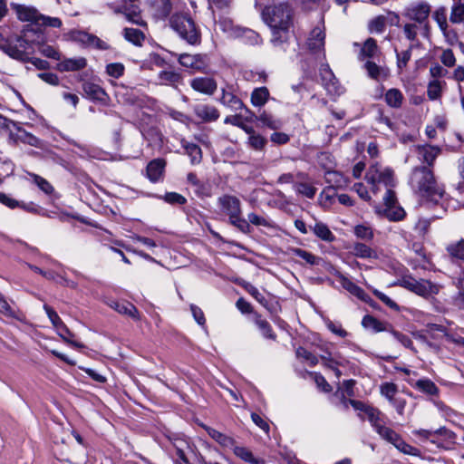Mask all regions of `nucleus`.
<instances>
[{
    "mask_svg": "<svg viewBox=\"0 0 464 464\" xmlns=\"http://www.w3.org/2000/svg\"><path fill=\"white\" fill-rule=\"evenodd\" d=\"M105 303L120 314L130 317L135 321H139L140 319V312L136 306L128 301L109 299Z\"/></svg>",
    "mask_w": 464,
    "mask_h": 464,
    "instance_id": "15",
    "label": "nucleus"
},
{
    "mask_svg": "<svg viewBox=\"0 0 464 464\" xmlns=\"http://www.w3.org/2000/svg\"><path fill=\"white\" fill-rule=\"evenodd\" d=\"M450 20L454 23H464V3H459L452 6Z\"/></svg>",
    "mask_w": 464,
    "mask_h": 464,
    "instance_id": "49",
    "label": "nucleus"
},
{
    "mask_svg": "<svg viewBox=\"0 0 464 464\" xmlns=\"http://www.w3.org/2000/svg\"><path fill=\"white\" fill-rule=\"evenodd\" d=\"M234 454L240 458L242 460L250 464H265L262 459L256 458L253 455L252 451L245 447L234 446Z\"/></svg>",
    "mask_w": 464,
    "mask_h": 464,
    "instance_id": "32",
    "label": "nucleus"
},
{
    "mask_svg": "<svg viewBox=\"0 0 464 464\" xmlns=\"http://www.w3.org/2000/svg\"><path fill=\"white\" fill-rule=\"evenodd\" d=\"M158 79L160 84L177 88L180 83L182 77L179 72L174 71H161L158 75Z\"/></svg>",
    "mask_w": 464,
    "mask_h": 464,
    "instance_id": "31",
    "label": "nucleus"
},
{
    "mask_svg": "<svg viewBox=\"0 0 464 464\" xmlns=\"http://www.w3.org/2000/svg\"><path fill=\"white\" fill-rule=\"evenodd\" d=\"M11 6L21 21L32 22L36 24L37 20H39L40 13L34 7L20 4H12Z\"/></svg>",
    "mask_w": 464,
    "mask_h": 464,
    "instance_id": "20",
    "label": "nucleus"
},
{
    "mask_svg": "<svg viewBox=\"0 0 464 464\" xmlns=\"http://www.w3.org/2000/svg\"><path fill=\"white\" fill-rule=\"evenodd\" d=\"M447 250L451 257L456 258L464 264V239L449 246Z\"/></svg>",
    "mask_w": 464,
    "mask_h": 464,
    "instance_id": "44",
    "label": "nucleus"
},
{
    "mask_svg": "<svg viewBox=\"0 0 464 464\" xmlns=\"http://www.w3.org/2000/svg\"><path fill=\"white\" fill-rule=\"evenodd\" d=\"M187 154L190 157L193 164L198 163L201 160V150L200 148L193 143H183Z\"/></svg>",
    "mask_w": 464,
    "mask_h": 464,
    "instance_id": "48",
    "label": "nucleus"
},
{
    "mask_svg": "<svg viewBox=\"0 0 464 464\" xmlns=\"http://www.w3.org/2000/svg\"><path fill=\"white\" fill-rule=\"evenodd\" d=\"M166 162L162 159L151 160L147 167L148 178L152 181H158L163 175Z\"/></svg>",
    "mask_w": 464,
    "mask_h": 464,
    "instance_id": "28",
    "label": "nucleus"
},
{
    "mask_svg": "<svg viewBox=\"0 0 464 464\" xmlns=\"http://www.w3.org/2000/svg\"><path fill=\"white\" fill-rule=\"evenodd\" d=\"M36 25L59 28L62 25V21L58 17H51L40 14Z\"/></svg>",
    "mask_w": 464,
    "mask_h": 464,
    "instance_id": "50",
    "label": "nucleus"
},
{
    "mask_svg": "<svg viewBox=\"0 0 464 464\" xmlns=\"http://www.w3.org/2000/svg\"><path fill=\"white\" fill-rule=\"evenodd\" d=\"M350 253L353 256L362 259H377L379 257L376 250L363 243L359 242H356L351 246Z\"/></svg>",
    "mask_w": 464,
    "mask_h": 464,
    "instance_id": "26",
    "label": "nucleus"
},
{
    "mask_svg": "<svg viewBox=\"0 0 464 464\" xmlns=\"http://www.w3.org/2000/svg\"><path fill=\"white\" fill-rule=\"evenodd\" d=\"M432 18L438 24L440 30H446V27H448L446 7L440 6L437 8L432 14Z\"/></svg>",
    "mask_w": 464,
    "mask_h": 464,
    "instance_id": "46",
    "label": "nucleus"
},
{
    "mask_svg": "<svg viewBox=\"0 0 464 464\" xmlns=\"http://www.w3.org/2000/svg\"><path fill=\"white\" fill-rule=\"evenodd\" d=\"M440 154V150L433 146H421L418 148L419 160L428 164V168L431 167L433 161Z\"/></svg>",
    "mask_w": 464,
    "mask_h": 464,
    "instance_id": "29",
    "label": "nucleus"
},
{
    "mask_svg": "<svg viewBox=\"0 0 464 464\" xmlns=\"http://www.w3.org/2000/svg\"><path fill=\"white\" fill-rule=\"evenodd\" d=\"M218 203L221 210L228 216V218L242 214L240 200L235 196L224 195L219 197Z\"/></svg>",
    "mask_w": 464,
    "mask_h": 464,
    "instance_id": "17",
    "label": "nucleus"
},
{
    "mask_svg": "<svg viewBox=\"0 0 464 464\" xmlns=\"http://www.w3.org/2000/svg\"><path fill=\"white\" fill-rule=\"evenodd\" d=\"M409 184L423 204L428 206L440 204L443 207L445 189L437 182L430 168H415L410 177Z\"/></svg>",
    "mask_w": 464,
    "mask_h": 464,
    "instance_id": "2",
    "label": "nucleus"
},
{
    "mask_svg": "<svg viewBox=\"0 0 464 464\" xmlns=\"http://www.w3.org/2000/svg\"><path fill=\"white\" fill-rule=\"evenodd\" d=\"M312 229L313 232L324 241L333 242L335 238L329 227L322 222H316Z\"/></svg>",
    "mask_w": 464,
    "mask_h": 464,
    "instance_id": "38",
    "label": "nucleus"
},
{
    "mask_svg": "<svg viewBox=\"0 0 464 464\" xmlns=\"http://www.w3.org/2000/svg\"><path fill=\"white\" fill-rule=\"evenodd\" d=\"M295 190L308 198H313L316 193V188L308 183H298L295 185Z\"/></svg>",
    "mask_w": 464,
    "mask_h": 464,
    "instance_id": "55",
    "label": "nucleus"
},
{
    "mask_svg": "<svg viewBox=\"0 0 464 464\" xmlns=\"http://www.w3.org/2000/svg\"><path fill=\"white\" fill-rule=\"evenodd\" d=\"M34 183L38 186V188L43 190L46 194H50L53 192V186L44 178L37 176L35 174L32 175Z\"/></svg>",
    "mask_w": 464,
    "mask_h": 464,
    "instance_id": "61",
    "label": "nucleus"
},
{
    "mask_svg": "<svg viewBox=\"0 0 464 464\" xmlns=\"http://www.w3.org/2000/svg\"><path fill=\"white\" fill-rule=\"evenodd\" d=\"M445 82L438 79L431 80L428 84L427 95L430 100H437L440 97Z\"/></svg>",
    "mask_w": 464,
    "mask_h": 464,
    "instance_id": "39",
    "label": "nucleus"
},
{
    "mask_svg": "<svg viewBox=\"0 0 464 464\" xmlns=\"http://www.w3.org/2000/svg\"><path fill=\"white\" fill-rule=\"evenodd\" d=\"M193 111L204 122L215 121L219 118L218 110L210 104H197L194 106Z\"/></svg>",
    "mask_w": 464,
    "mask_h": 464,
    "instance_id": "21",
    "label": "nucleus"
},
{
    "mask_svg": "<svg viewBox=\"0 0 464 464\" xmlns=\"http://www.w3.org/2000/svg\"><path fill=\"white\" fill-rule=\"evenodd\" d=\"M411 381L412 386L427 394L433 395L438 392L436 385L430 379H411Z\"/></svg>",
    "mask_w": 464,
    "mask_h": 464,
    "instance_id": "36",
    "label": "nucleus"
},
{
    "mask_svg": "<svg viewBox=\"0 0 464 464\" xmlns=\"http://www.w3.org/2000/svg\"><path fill=\"white\" fill-rule=\"evenodd\" d=\"M376 432L387 442L392 444L399 451L406 455L420 456V451L417 448L408 444L394 430L386 426V422L379 427Z\"/></svg>",
    "mask_w": 464,
    "mask_h": 464,
    "instance_id": "8",
    "label": "nucleus"
},
{
    "mask_svg": "<svg viewBox=\"0 0 464 464\" xmlns=\"http://www.w3.org/2000/svg\"><path fill=\"white\" fill-rule=\"evenodd\" d=\"M190 87L197 92L211 96L218 89L217 81L208 76L195 77L190 81Z\"/></svg>",
    "mask_w": 464,
    "mask_h": 464,
    "instance_id": "14",
    "label": "nucleus"
},
{
    "mask_svg": "<svg viewBox=\"0 0 464 464\" xmlns=\"http://www.w3.org/2000/svg\"><path fill=\"white\" fill-rule=\"evenodd\" d=\"M221 92L222 95L219 99V102L224 106L229 107L234 111L245 109L246 113L251 114L250 111L245 108L242 101L237 95L234 94L233 91L231 90V87L222 88Z\"/></svg>",
    "mask_w": 464,
    "mask_h": 464,
    "instance_id": "19",
    "label": "nucleus"
},
{
    "mask_svg": "<svg viewBox=\"0 0 464 464\" xmlns=\"http://www.w3.org/2000/svg\"><path fill=\"white\" fill-rule=\"evenodd\" d=\"M255 324L258 327V329L262 332V334L266 338L275 339L276 335L274 334L271 325L269 323L263 319L260 315H255Z\"/></svg>",
    "mask_w": 464,
    "mask_h": 464,
    "instance_id": "43",
    "label": "nucleus"
},
{
    "mask_svg": "<svg viewBox=\"0 0 464 464\" xmlns=\"http://www.w3.org/2000/svg\"><path fill=\"white\" fill-rule=\"evenodd\" d=\"M403 33L408 40L415 41L419 34L423 36V28L420 24L409 22L403 25Z\"/></svg>",
    "mask_w": 464,
    "mask_h": 464,
    "instance_id": "40",
    "label": "nucleus"
},
{
    "mask_svg": "<svg viewBox=\"0 0 464 464\" xmlns=\"http://www.w3.org/2000/svg\"><path fill=\"white\" fill-rule=\"evenodd\" d=\"M324 24L321 21L310 33L307 45L312 51H321L324 46Z\"/></svg>",
    "mask_w": 464,
    "mask_h": 464,
    "instance_id": "18",
    "label": "nucleus"
},
{
    "mask_svg": "<svg viewBox=\"0 0 464 464\" xmlns=\"http://www.w3.org/2000/svg\"><path fill=\"white\" fill-rule=\"evenodd\" d=\"M257 121L261 122L263 127L269 128L271 130H278L282 127V121L276 118L271 113L263 111L257 117Z\"/></svg>",
    "mask_w": 464,
    "mask_h": 464,
    "instance_id": "35",
    "label": "nucleus"
},
{
    "mask_svg": "<svg viewBox=\"0 0 464 464\" xmlns=\"http://www.w3.org/2000/svg\"><path fill=\"white\" fill-rule=\"evenodd\" d=\"M170 26L188 44H198L200 43V32L188 14H175L170 19Z\"/></svg>",
    "mask_w": 464,
    "mask_h": 464,
    "instance_id": "4",
    "label": "nucleus"
},
{
    "mask_svg": "<svg viewBox=\"0 0 464 464\" xmlns=\"http://www.w3.org/2000/svg\"><path fill=\"white\" fill-rule=\"evenodd\" d=\"M384 99L388 106L400 108L404 101V96L399 89L392 88L386 92Z\"/></svg>",
    "mask_w": 464,
    "mask_h": 464,
    "instance_id": "33",
    "label": "nucleus"
},
{
    "mask_svg": "<svg viewBox=\"0 0 464 464\" xmlns=\"http://www.w3.org/2000/svg\"><path fill=\"white\" fill-rule=\"evenodd\" d=\"M291 253L294 256H296L302 258L306 264H309V265L318 264L319 257L315 256L314 255H313L312 253H310L306 250H304L302 248H293L291 250Z\"/></svg>",
    "mask_w": 464,
    "mask_h": 464,
    "instance_id": "47",
    "label": "nucleus"
},
{
    "mask_svg": "<svg viewBox=\"0 0 464 464\" xmlns=\"http://www.w3.org/2000/svg\"><path fill=\"white\" fill-rule=\"evenodd\" d=\"M381 392L383 396H385L389 401H392L397 392L396 386L392 382H385L381 387Z\"/></svg>",
    "mask_w": 464,
    "mask_h": 464,
    "instance_id": "63",
    "label": "nucleus"
},
{
    "mask_svg": "<svg viewBox=\"0 0 464 464\" xmlns=\"http://www.w3.org/2000/svg\"><path fill=\"white\" fill-rule=\"evenodd\" d=\"M149 4L153 15L159 19H165L172 9L169 0H149Z\"/></svg>",
    "mask_w": 464,
    "mask_h": 464,
    "instance_id": "24",
    "label": "nucleus"
},
{
    "mask_svg": "<svg viewBox=\"0 0 464 464\" xmlns=\"http://www.w3.org/2000/svg\"><path fill=\"white\" fill-rule=\"evenodd\" d=\"M167 448L172 456L175 455L178 458L176 459L177 464H179V460L188 463L191 457L198 456L197 449L186 438L174 437L169 439V444Z\"/></svg>",
    "mask_w": 464,
    "mask_h": 464,
    "instance_id": "9",
    "label": "nucleus"
},
{
    "mask_svg": "<svg viewBox=\"0 0 464 464\" xmlns=\"http://www.w3.org/2000/svg\"><path fill=\"white\" fill-rule=\"evenodd\" d=\"M106 73L114 79H119L124 74L125 66L121 63H108L105 67Z\"/></svg>",
    "mask_w": 464,
    "mask_h": 464,
    "instance_id": "45",
    "label": "nucleus"
},
{
    "mask_svg": "<svg viewBox=\"0 0 464 464\" xmlns=\"http://www.w3.org/2000/svg\"><path fill=\"white\" fill-rule=\"evenodd\" d=\"M353 45L360 47L358 58L361 61L367 58H375L380 53L376 41L372 38H368L362 46L357 43H354Z\"/></svg>",
    "mask_w": 464,
    "mask_h": 464,
    "instance_id": "25",
    "label": "nucleus"
},
{
    "mask_svg": "<svg viewBox=\"0 0 464 464\" xmlns=\"http://www.w3.org/2000/svg\"><path fill=\"white\" fill-rule=\"evenodd\" d=\"M296 355L310 365H315L318 362L317 357L304 348H298L296 350Z\"/></svg>",
    "mask_w": 464,
    "mask_h": 464,
    "instance_id": "57",
    "label": "nucleus"
},
{
    "mask_svg": "<svg viewBox=\"0 0 464 464\" xmlns=\"http://www.w3.org/2000/svg\"><path fill=\"white\" fill-rule=\"evenodd\" d=\"M38 51L41 54L47 58H52L57 61L61 60V53L51 45L40 44L38 47Z\"/></svg>",
    "mask_w": 464,
    "mask_h": 464,
    "instance_id": "53",
    "label": "nucleus"
},
{
    "mask_svg": "<svg viewBox=\"0 0 464 464\" xmlns=\"http://www.w3.org/2000/svg\"><path fill=\"white\" fill-rule=\"evenodd\" d=\"M124 14L126 19L133 24L144 25L145 22L143 21L140 11L136 5H132L131 7H124Z\"/></svg>",
    "mask_w": 464,
    "mask_h": 464,
    "instance_id": "41",
    "label": "nucleus"
},
{
    "mask_svg": "<svg viewBox=\"0 0 464 464\" xmlns=\"http://www.w3.org/2000/svg\"><path fill=\"white\" fill-rule=\"evenodd\" d=\"M411 57V49L402 51L401 53H397V67L399 72H401L402 70L407 66L408 62Z\"/></svg>",
    "mask_w": 464,
    "mask_h": 464,
    "instance_id": "59",
    "label": "nucleus"
},
{
    "mask_svg": "<svg viewBox=\"0 0 464 464\" xmlns=\"http://www.w3.org/2000/svg\"><path fill=\"white\" fill-rule=\"evenodd\" d=\"M364 66L368 75L376 81L386 80L390 75L388 68L377 65L375 63L367 62Z\"/></svg>",
    "mask_w": 464,
    "mask_h": 464,
    "instance_id": "30",
    "label": "nucleus"
},
{
    "mask_svg": "<svg viewBox=\"0 0 464 464\" xmlns=\"http://www.w3.org/2000/svg\"><path fill=\"white\" fill-rule=\"evenodd\" d=\"M320 75L328 93L332 95H340L343 93L344 88L335 78L328 64H323L320 68Z\"/></svg>",
    "mask_w": 464,
    "mask_h": 464,
    "instance_id": "11",
    "label": "nucleus"
},
{
    "mask_svg": "<svg viewBox=\"0 0 464 464\" xmlns=\"http://www.w3.org/2000/svg\"><path fill=\"white\" fill-rule=\"evenodd\" d=\"M92 37V34H89L84 31H73L72 32V38L87 47H89L91 38Z\"/></svg>",
    "mask_w": 464,
    "mask_h": 464,
    "instance_id": "58",
    "label": "nucleus"
},
{
    "mask_svg": "<svg viewBox=\"0 0 464 464\" xmlns=\"http://www.w3.org/2000/svg\"><path fill=\"white\" fill-rule=\"evenodd\" d=\"M44 309L45 310L50 321L53 325L56 328L58 334L68 343L77 348H82L83 344L72 340L73 334L68 330L62 319L59 317L57 313L49 305L44 304Z\"/></svg>",
    "mask_w": 464,
    "mask_h": 464,
    "instance_id": "10",
    "label": "nucleus"
},
{
    "mask_svg": "<svg viewBox=\"0 0 464 464\" xmlns=\"http://www.w3.org/2000/svg\"><path fill=\"white\" fill-rule=\"evenodd\" d=\"M87 66V59L82 56L77 57H63L56 64V70L61 72H78Z\"/></svg>",
    "mask_w": 464,
    "mask_h": 464,
    "instance_id": "16",
    "label": "nucleus"
},
{
    "mask_svg": "<svg viewBox=\"0 0 464 464\" xmlns=\"http://www.w3.org/2000/svg\"><path fill=\"white\" fill-rule=\"evenodd\" d=\"M436 439L440 441L439 447L449 449L450 445L455 443V433L446 428H440L435 430Z\"/></svg>",
    "mask_w": 464,
    "mask_h": 464,
    "instance_id": "34",
    "label": "nucleus"
},
{
    "mask_svg": "<svg viewBox=\"0 0 464 464\" xmlns=\"http://www.w3.org/2000/svg\"><path fill=\"white\" fill-rule=\"evenodd\" d=\"M365 179L367 183L371 185L373 193L379 190L380 184H383L387 188V191L383 197V206L376 209L378 214L386 217L390 220H401L405 216V211L397 205L395 193L392 189L396 183L393 170L389 168H382L377 163L372 164L365 174Z\"/></svg>",
    "mask_w": 464,
    "mask_h": 464,
    "instance_id": "1",
    "label": "nucleus"
},
{
    "mask_svg": "<svg viewBox=\"0 0 464 464\" xmlns=\"http://www.w3.org/2000/svg\"><path fill=\"white\" fill-rule=\"evenodd\" d=\"M266 140L260 134H252L248 137L247 144L256 150H261L265 147Z\"/></svg>",
    "mask_w": 464,
    "mask_h": 464,
    "instance_id": "56",
    "label": "nucleus"
},
{
    "mask_svg": "<svg viewBox=\"0 0 464 464\" xmlns=\"http://www.w3.org/2000/svg\"><path fill=\"white\" fill-rule=\"evenodd\" d=\"M229 222L243 233L250 232V225L247 220L242 218V214H237L235 218H229Z\"/></svg>",
    "mask_w": 464,
    "mask_h": 464,
    "instance_id": "51",
    "label": "nucleus"
},
{
    "mask_svg": "<svg viewBox=\"0 0 464 464\" xmlns=\"http://www.w3.org/2000/svg\"><path fill=\"white\" fill-rule=\"evenodd\" d=\"M232 0H208L210 8L215 11H225L230 7Z\"/></svg>",
    "mask_w": 464,
    "mask_h": 464,
    "instance_id": "62",
    "label": "nucleus"
},
{
    "mask_svg": "<svg viewBox=\"0 0 464 464\" xmlns=\"http://www.w3.org/2000/svg\"><path fill=\"white\" fill-rule=\"evenodd\" d=\"M179 63L195 72H205L208 68L207 56L201 54L181 53L178 58Z\"/></svg>",
    "mask_w": 464,
    "mask_h": 464,
    "instance_id": "12",
    "label": "nucleus"
},
{
    "mask_svg": "<svg viewBox=\"0 0 464 464\" xmlns=\"http://www.w3.org/2000/svg\"><path fill=\"white\" fill-rule=\"evenodd\" d=\"M200 426L207 431L208 436L217 441L221 447L233 448L235 446V440L231 437L203 423H201Z\"/></svg>",
    "mask_w": 464,
    "mask_h": 464,
    "instance_id": "27",
    "label": "nucleus"
},
{
    "mask_svg": "<svg viewBox=\"0 0 464 464\" xmlns=\"http://www.w3.org/2000/svg\"><path fill=\"white\" fill-rule=\"evenodd\" d=\"M351 403L355 409L362 411L365 413L367 420L370 421L375 431L379 427L385 423L384 416L379 410L365 405L360 401H351Z\"/></svg>",
    "mask_w": 464,
    "mask_h": 464,
    "instance_id": "13",
    "label": "nucleus"
},
{
    "mask_svg": "<svg viewBox=\"0 0 464 464\" xmlns=\"http://www.w3.org/2000/svg\"><path fill=\"white\" fill-rule=\"evenodd\" d=\"M124 38L135 45H141V43L144 41L145 36L143 33L139 29L125 28Z\"/></svg>",
    "mask_w": 464,
    "mask_h": 464,
    "instance_id": "42",
    "label": "nucleus"
},
{
    "mask_svg": "<svg viewBox=\"0 0 464 464\" xmlns=\"http://www.w3.org/2000/svg\"><path fill=\"white\" fill-rule=\"evenodd\" d=\"M430 14V5L428 3L414 2L404 8L402 16L412 23L420 24L423 28V37H429L430 33V26L429 24Z\"/></svg>",
    "mask_w": 464,
    "mask_h": 464,
    "instance_id": "5",
    "label": "nucleus"
},
{
    "mask_svg": "<svg viewBox=\"0 0 464 464\" xmlns=\"http://www.w3.org/2000/svg\"><path fill=\"white\" fill-rule=\"evenodd\" d=\"M440 60L447 67H452L456 63V58L450 49H444L440 56Z\"/></svg>",
    "mask_w": 464,
    "mask_h": 464,
    "instance_id": "60",
    "label": "nucleus"
},
{
    "mask_svg": "<svg viewBox=\"0 0 464 464\" xmlns=\"http://www.w3.org/2000/svg\"><path fill=\"white\" fill-rule=\"evenodd\" d=\"M248 223H251L257 227H270V222L266 218L258 216L256 213H249L247 215Z\"/></svg>",
    "mask_w": 464,
    "mask_h": 464,
    "instance_id": "64",
    "label": "nucleus"
},
{
    "mask_svg": "<svg viewBox=\"0 0 464 464\" xmlns=\"http://www.w3.org/2000/svg\"><path fill=\"white\" fill-rule=\"evenodd\" d=\"M412 433L419 438L426 440H430L431 443H434L436 445H440V441L436 439V433L435 430H413Z\"/></svg>",
    "mask_w": 464,
    "mask_h": 464,
    "instance_id": "54",
    "label": "nucleus"
},
{
    "mask_svg": "<svg viewBox=\"0 0 464 464\" xmlns=\"http://www.w3.org/2000/svg\"><path fill=\"white\" fill-rule=\"evenodd\" d=\"M353 232L358 238L363 240H372L373 232L370 227L364 225H357L353 228Z\"/></svg>",
    "mask_w": 464,
    "mask_h": 464,
    "instance_id": "52",
    "label": "nucleus"
},
{
    "mask_svg": "<svg viewBox=\"0 0 464 464\" xmlns=\"http://www.w3.org/2000/svg\"><path fill=\"white\" fill-rule=\"evenodd\" d=\"M27 34L24 37L16 36L14 38L5 39L2 34H0V50H2L8 56L19 60L26 61L30 54L29 43L26 39Z\"/></svg>",
    "mask_w": 464,
    "mask_h": 464,
    "instance_id": "6",
    "label": "nucleus"
},
{
    "mask_svg": "<svg viewBox=\"0 0 464 464\" xmlns=\"http://www.w3.org/2000/svg\"><path fill=\"white\" fill-rule=\"evenodd\" d=\"M399 285L422 297L437 295L440 291V285L425 279L417 280L411 276H403L399 281Z\"/></svg>",
    "mask_w": 464,
    "mask_h": 464,
    "instance_id": "7",
    "label": "nucleus"
},
{
    "mask_svg": "<svg viewBox=\"0 0 464 464\" xmlns=\"http://www.w3.org/2000/svg\"><path fill=\"white\" fill-rule=\"evenodd\" d=\"M82 90L86 97L93 101L105 102L108 98L103 88L92 82H85L82 84Z\"/></svg>",
    "mask_w": 464,
    "mask_h": 464,
    "instance_id": "23",
    "label": "nucleus"
},
{
    "mask_svg": "<svg viewBox=\"0 0 464 464\" xmlns=\"http://www.w3.org/2000/svg\"><path fill=\"white\" fill-rule=\"evenodd\" d=\"M269 98V91L266 87L256 88L251 94V103L256 107L266 104Z\"/></svg>",
    "mask_w": 464,
    "mask_h": 464,
    "instance_id": "37",
    "label": "nucleus"
},
{
    "mask_svg": "<svg viewBox=\"0 0 464 464\" xmlns=\"http://www.w3.org/2000/svg\"><path fill=\"white\" fill-rule=\"evenodd\" d=\"M262 16L272 30V44L279 46L286 42L292 25L291 8L285 4L269 5L263 10Z\"/></svg>",
    "mask_w": 464,
    "mask_h": 464,
    "instance_id": "3",
    "label": "nucleus"
},
{
    "mask_svg": "<svg viewBox=\"0 0 464 464\" xmlns=\"http://www.w3.org/2000/svg\"><path fill=\"white\" fill-rule=\"evenodd\" d=\"M335 277L337 281L342 285V286L347 290L351 295L356 296L360 300L367 302L369 296L367 294L357 285L353 283L350 279L344 276L343 274L337 272L335 274Z\"/></svg>",
    "mask_w": 464,
    "mask_h": 464,
    "instance_id": "22",
    "label": "nucleus"
}]
</instances>
